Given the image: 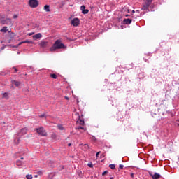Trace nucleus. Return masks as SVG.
<instances>
[{
    "instance_id": "nucleus-1",
    "label": "nucleus",
    "mask_w": 179,
    "mask_h": 179,
    "mask_svg": "<svg viewBox=\"0 0 179 179\" xmlns=\"http://www.w3.org/2000/svg\"><path fill=\"white\" fill-rule=\"evenodd\" d=\"M62 48H65V45L61 43V40H57L53 45L50 48V51H55L56 50H62Z\"/></svg>"
},
{
    "instance_id": "nucleus-2",
    "label": "nucleus",
    "mask_w": 179,
    "mask_h": 179,
    "mask_svg": "<svg viewBox=\"0 0 179 179\" xmlns=\"http://www.w3.org/2000/svg\"><path fill=\"white\" fill-rule=\"evenodd\" d=\"M140 1L143 2L141 10L149 12V6L152 5V2H153V0H140Z\"/></svg>"
},
{
    "instance_id": "nucleus-3",
    "label": "nucleus",
    "mask_w": 179,
    "mask_h": 179,
    "mask_svg": "<svg viewBox=\"0 0 179 179\" xmlns=\"http://www.w3.org/2000/svg\"><path fill=\"white\" fill-rule=\"evenodd\" d=\"M28 5L29 8H36L38 7V0H29Z\"/></svg>"
},
{
    "instance_id": "nucleus-4",
    "label": "nucleus",
    "mask_w": 179,
    "mask_h": 179,
    "mask_svg": "<svg viewBox=\"0 0 179 179\" xmlns=\"http://www.w3.org/2000/svg\"><path fill=\"white\" fill-rule=\"evenodd\" d=\"M37 134H38L39 136H47V132L44 130V127H41L38 129H36Z\"/></svg>"
},
{
    "instance_id": "nucleus-5",
    "label": "nucleus",
    "mask_w": 179,
    "mask_h": 179,
    "mask_svg": "<svg viewBox=\"0 0 179 179\" xmlns=\"http://www.w3.org/2000/svg\"><path fill=\"white\" fill-rule=\"evenodd\" d=\"M75 115L78 117V120L76 121V125H85V120L82 118L83 115H79V113H76Z\"/></svg>"
},
{
    "instance_id": "nucleus-6",
    "label": "nucleus",
    "mask_w": 179,
    "mask_h": 179,
    "mask_svg": "<svg viewBox=\"0 0 179 179\" xmlns=\"http://www.w3.org/2000/svg\"><path fill=\"white\" fill-rule=\"evenodd\" d=\"M0 23L1 24L10 25L12 24V20H10V18H6L4 20L0 19Z\"/></svg>"
},
{
    "instance_id": "nucleus-7",
    "label": "nucleus",
    "mask_w": 179,
    "mask_h": 179,
    "mask_svg": "<svg viewBox=\"0 0 179 179\" xmlns=\"http://www.w3.org/2000/svg\"><path fill=\"white\" fill-rule=\"evenodd\" d=\"M80 24V20L79 18H74L71 20V24L74 27H78V26Z\"/></svg>"
},
{
    "instance_id": "nucleus-8",
    "label": "nucleus",
    "mask_w": 179,
    "mask_h": 179,
    "mask_svg": "<svg viewBox=\"0 0 179 179\" xmlns=\"http://www.w3.org/2000/svg\"><path fill=\"white\" fill-rule=\"evenodd\" d=\"M20 138H22V136H20L19 134H17L15 135V138H14L15 145H19V143H20Z\"/></svg>"
},
{
    "instance_id": "nucleus-9",
    "label": "nucleus",
    "mask_w": 179,
    "mask_h": 179,
    "mask_svg": "<svg viewBox=\"0 0 179 179\" xmlns=\"http://www.w3.org/2000/svg\"><path fill=\"white\" fill-rule=\"evenodd\" d=\"M149 175L152 177V179H159L162 176L157 173H152V172H149Z\"/></svg>"
},
{
    "instance_id": "nucleus-10",
    "label": "nucleus",
    "mask_w": 179,
    "mask_h": 179,
    "mask_svg": "<svg viewBox=\"0 0 179 179\" xmlns=\"http://www.w3.org/2000/svg\"><path fill=\"white\" fill-rule=\"evenodd\" d=\"M27 134V128L24 127L20 129V132L17 133L20 136H23Z\"/></svg>"
},
{
    "instance_id": "nucleus-11",
    "label": "nucleus",
    "mask_w": 179,
    "mask_h": 179,
    "mask_svg": "<svg viewBox=\"0 0 179 179\" xmlns=\"http://www.w3.org/2000/svg\"><path fill=\"white\" fill-rule=\"evenodd\" d=\"M80 10H82V13H83V15H87V13H89V10L86 9L85 5L81 6Z\"/></svg>"
},
{
    "instance_id": "nucleus-12",
    "label": "nucleus",
    "mask_w": 179,
    "mask_h": 179,
    "mask_svg": "<svg viewBox=\"0 0 179 179\" xmlns=\"http://www.w3.org/2000/svg\"><path fill=\"white\" fill-rule=\"evenodd\" d=\"M32 37H33L34 40H38V38H41L43 37V35H41V34L38 33V34L34 35Z\"/></svg>"
},
{
    "instance_id": "nucleus-13",
    "label": "nucleus",
    "mask_w": 179,
    "mask_h": 179,
    "mask_svg": "<svg viewBox=\"0 0 179 179\" xmlns=\"http://www.w3.org/2000/svg\"><path fill=\"white\" fill-rule=\"evenodd\" d=\"M132 23V20L131 19H124L123 20V24H131Z\"/></svg>"
},
{
    "instance_id": "nucleus-14",
    "label": "nucleus",
    "mask_w": 179,
    "mask_h": 179,
    "mask_svg": "<svg viewBox=\"0 0 179 179\" xmlns=\"http://www.w3.org/2000/svg\"><path fill=\"white\" fill-rule=\"evenodd\" d=\"M11 83H13V85H15L17 87H19V86H20V81H16V80H13L11 81Z\"/></svg>"
},
{
    "instance_id": "nucleus-15",
    "label": "nucleus",
    "mask_w": 179,
    "mask_h": 179,
    "mask_svg": "<svg viewBox=\"0 0 179 179\" xmlns=\"http://www.w3.org/2000/svg\"><path fill=\"white\" fill-rule=\"evenodd\" d=\"M26 43H28V44H31V43H33V42L28 41V40L22 41V42L19 43V44L17 45V47H19V45H22V44H26Z\"/></svg>"
},
{
    "instance_id": "nucleus-16",
    "label": "nucleus",
    "mask_w": 179,
    "mask_h": 179,
    "mask_svg": "<svg viewBox=\"0 0 179 179\" xmlns=\"http://www.w3.org/2000/svg\"><path fill=\"white\" fill-rule=\"evenodd\" d=\"M2 98L6 99V100L9 99V95L8 94V92H4L2 94Z\"/></svg>"
},
{
    "instance_id": "nucleus-17",
    "label": "nucleus",
    "mask_w": 179,
    "mask_h": 179,
    "mask_svg": "<svg viewBox=\"0 0 179 179\" xmlns=\"http://www.w3.org/2000/svg\"><path fill=\"white\" fill-rule=\"evenodd\" d=\"M89 149H90L89 145H87V144L83 145V150H84V152H87V150H89Z\"/></svg>"
},
{
    "instance_id": "nucleus-18",
    "label": "nucleus",
    "mask_w": 179,
    "mask_h": 179,
    "mask_svg": "<svg viewBox=\"0 0 179 179\" xmlns=\"http://www.w3.org/2000/svg\"><path fill=\"white\" fill-rule=\"evenodd\" d=\"M76 130H79V129H82L83 130V132H85L86 131V127H83V126H78V127H76Z\"/></svg>"
},
{
    "instance_id": "nucleus-19",
    "label": "nucleus",
    "mask_w": 179,
    "mask_h": 179,
    "mask_svg": "<svg viewBox=\"0 0 179 179\" xmlns=\"http://www.w3.org/2000/svg\"><path fill=\"white\" fill-rule=\"evenodd\" d=\"M47 44H48V42L45 41H43L40 43L41 47H42L43 48H45V47H47Z\"/></svg>"
},
{
    "instance_id": "nucleus-20",
    "label": "nucleus",
    "mask_w": 179,
    "mask_h": 179,
    "mask_svg": "<svg viewBox=\"0 0 179 179\" xmlns=\"http://www.w3.org/2000/svg\"><path fill=\"white\" fill-rule=\"evenodd\" d=\"M0 31L1 33H7L8 31V27H3L1 30Z\"/></svg>"
},
{
    "instance_id": "nucleus-21",
    "label": "nucleus",
    "mask_w": 179,
    "mask_h": 179,
    "mask_svg": "<svg viewBox=\"0 0 179 179\" xmlns=\"http://www.w3.org/2000/svg\"><path fill=\"white\" fill-rule=\"evenodd\" d=\"M44 10H45V12H51V10L50 9V6L48 5L44 6Z\"/></svg>"
},
{
    "instance_id": "nucleus-22",
    "label": "nucleus",
    "mask_w": 179,
    "mask_h": 179,
    "mask_svg": "<svg viewBox=\"0 0 179 179\" xmlns=\"http://www.w3.org/2000/svg\"><path fill=\"white\" fill-rule=\"evenodd\" d=\"M16 164L18 167H20V166L23 165V162L20 161V160H17L16 162Z\"/></svg>"
},
{
    "instance_id": "nucleus-23",
    "label": "nucleus",
    "mask_w": 179,
    "mask_h": 179,
    "mask_svg": "<svg viewBox=\"0 0 179 179\" xmlns=\"http://www.w3.org/2000/svg\"><path fill=\"white\" fill-rule=\"evenodd\" d=\"M57 128L58 129H59V131H64V126L62 124H58Z\"/></svg>"
},
{
    "instance_id": "nucleus-24",
    "label": "nucleus",
    "mask_w": 179,
    "mask_h": 179,
    "mask_svg": "<svg viewBox=\"0 0 179 179\" xmlns=\"http://www.w3.org/2000/svg\"><path fill=\"white\" fill-rule=\"evenodd\" d=\"M50 78H52V79H57V78H58V76H57V74L55 73H52L50 75Z\"/></svg>"
},
{
    "instance_id": "nucleus-25",
    "label": "nucleus",
    "mask_w": 179,
    "mask_h": 179,
    "mask_svg": "<svg viewBox=\"0 0 179 179\" xmlns=\"http://www.w3.org/2000/svg\"><path fill=\"white\" fill-rule=\"evenodd\" d=\"M52 139H57V134L55 133H52L51 134Z\"/></svg>"
},
{
    "instance_id": "nucleus-26",
    "label": "nucleus",
    "mask_w": 179,
    "mask_h": 179,
    "mask_svg": "<svg viewBox=\"0 0 179 179\" xmlns=\"http://www.w3.org/2000/svg\"><path fill=\"white\" fill-rule=\"evenodd\" d=\"M110 169L112 170H115V164H110L109 165Z\"/></svg>"
},
{
    "instance_id": "nucleus-27",
    "label": "nucleus",
    "mask_w": 179,
    "mask_h": 179,
    "mask_svg": "<svg viewBox=\"0 0 179 179\" xmlns=\"http://www.w3.org/2000/svg\"><path fill=\"white\" fill-rule=\"evenodd\" d=\"M12 69H14L13 73H17V72H18V71H19V70L17 69V68H16V67H13Z\"/></svg>"
},
{
    "instance_id": "nucleus-28",
    "label": "nucleus",
    "mask_w": 179,
    "mask_h": 179,
    "mask_svg": "<svg viewBox=\"0 0 179 179\" xmlns=\"http://www.w3.org/2000/svg\"><path fill=\"white\" fill-rule=\"evenodd\" d=\"M27 179H33V176L31 175H27Z\"/></svg>"
},
{
    "instance_id": "nucleus-29",
    "label": "nucleus",
    "mask_w": 179,
    "mask_h": 179,
    "mask_svg": "<svg viewBox=\"0 0 179 179\" xmlns=\"http://www.w3.org/2000/svg\"><path fill=\"white\" fill-rule=\"evenodd\" d=\"M136 13H137V16H141L142 15V13H141V11H139L138 10L136 11Z\"/></svg>"
},
{
    "instance_id": "nucleus-30",
    "label": "nucleus",
    "mask_w": 179,
    "mask_h": 179,
    "mask_svg": "<svg viewBox=\"0 0 179 179\" xmlns=\"http://www.w3.org/2000/svg\"><path fill=\"white\" fill-rule=\"evenodd\" d=\"M13 17V19H17V17H19V15L14 14Z\"/></svg>"
},
{
    "instance_id": "nucleus-31",
    "label": "nucleus",
    "mask_w": 179,
    "mask_h": 179,
    "mask_svg": "<svg viewBox=\"0 0 179 179\" xmlns=\"http://www.w3.org/2000/svg\"><path fill=\"white\" fill-rule=\"evenodd\" d=\"M119 169H120V170L124 169V165L120 164V165H119Z\"/></svg>"
},
{
    "instance_id": "nucleus-32",
    "label": "nucleus",
    "mask_w": 179,
    "mask_h": 179,
    "mask_svg": "<svg viewBox=\"0 0 179 179\" xmlns=\"http://www.w3.org/2000/svg\"><path fill=\"white\" fill-rule=\"evenodd\" d=\"M87 166H88L89 167L93 168V164H92V163H89V164H87Z\"/></svg>"
},
{
    "instance_id": "nucleus-33",
    "label": "nucleus",
    "mask_w": 179,
    "mask_h": 179,
    "mask_svg": "<svg viewBox=\"0 0 179 179\" xmlns=\"http://www.w3.org/2000/svg\"><path fill=\"white\" fill-rule=\"evenodd\" d=\"M108 171H105L103 173L102 176H106V174H108Z\"/></svg>"
},
{
    "instance_id": "nucleus-34",
    "label": "nucleus",
    "mask_w": 179,
    "mask_h": 179,
    "mask_svg": "<svg viewBox=\"0 0 179 179\" xmlns=\"http://www.w3.org/2000/svg\"><path fill=\"white\" fill-rule=\"evenodd\" d=\"M38 174L39 176H42L43 175V171H38Z\"/></svg>"
},
{
    "instance_id": "nucleus-35",
    "label": "nucleus",
    "mask_w": 179,
    "mask_h": 179,
    "mask_svg": "<svg viewBox=\"0 0 179 179\" xmlns=\"http://www.w3.org/2000/svg\"><path fill=\"white\" fill-rule=\"evenodd\" d=\"M40 118H44V117H45V115L43 114L39 115Z\"/></svg>"
},
{
    "instance_id": "nucleus-36",
    "label": "nucleus",
    "mask_w": 179,
    "mask_h": 179,
    "mask_svg": "<svg viewBox=\"0 0 179 179\" xmlns=\"http://www.w3.org/2000/svg\"><path fill=\"white\" fill-rule=\"evenodd\" d=\"M132 16H136V14H135V10H132Z\"/></svg>"
},
{
    "instance_id": "nucleus-37",
    "label": "nucleus",
    "mask_w": 179,
    "mask_h": 179,
    "mask_svg": "<svg viewBox=\"0 0 179 179\" xmlns=\"http://www.w3.org/2000/svg\"><path fill=\"white\" fill-rule=\"evenodd\" d=\"M99 155H100V151H99L96 154V157H99Z\"/></svg>"
},
{
    "instance_id": "nucleus-38",
    "label": "nucleus",
    "mask_w": 179,
    "mask_h": 179,
    "mask_svg": "<svg viewBox=\"0 0 179 179\" xmlns=\"http://www.w3.org/2000/svg\"><path fill=\"white\" fill-rule=\"evenodd\" d=\"M64 99H65L66 100H69V97H68V96H64Z\"/></svg>"
},
{
    "instance_id": "nucleus-39",
    "label": "nucleus",
    "mask_w": 179,
    "mask_h": 179,
    "mask_svg": "<svg viewBox=\"0 0 179 179\" xmlns=\"http://www.w3.org/2000/svg\"><path fill=\"white\" fill-rule=\"evenodd\" d=\"M131 178H134V173H131Z\"/></svg>"
},
{
    "instance_id": "nucleus-40",
    "label": "nucleus",
    "mask_w": 179,
    "mask_h": 179,
    "mask_svg": "<svg viewBox=\"0 0 179 179\" xmlns=\"http://www.w3.org/2000/svg\"><path fill=\"white\" fill-rule=\"evenodd\" d=\"M76 101H77V104H79V99H77Z\"/></svg>"
},
{
    "instance_id": "nucleus-41",
    "label": "nucleus",
    "mask_w": 179,
    "mask_h": 179,
    "mask_svg": "<svg viewBox=\"0 0 179 179\" xmlns=\"http://www.w3.org/2000/svg\"><path fill=\"white\" fill-rule=\"evenodd\" d=\"M68 146H72V143H69Z\"/></svg>"
},
{
    "instance_id": "nucleus-42",
    "label": "nucleus",
    "mask_w": 179,
    "mask_h": 179,
    "mask_svg": "<svg viewBox=\"0 0 179 179\" xmlns=\"http://www.w3.org/2000/svg\"><path fill=\"white\" fill-rule=\"evenodd\" d=\"M34 177H35L36 178H37L38 177V176L35 175Z\"/></svg>"
},
{
    "instance_id": "nucleus-43",
    "label": "nucleus",
    "mask_w": 179,
    "mask_h": 179,
    "mask_svg": "<svg viewBox=\"0 0 179 179\" xmlns=\"http://www.w3.org/2000/svg\"><path fill=\"white\" fill-rule=\"evenodd\" d=\"M24 158H23V157H21V160H23Z\"/></svg>"
},
{
    "instance_id": "nucleus-44",
    "label": "nucleus",
    "mask_w": 179,
    "mask_h": 179,
    "mask_svg": "<svg viewBox=\"0 0 179 179\" xmlns=\"http://www.w3.org/2000/svg\"><path fill=\"white\" fill-rule=\"evenodd\" d=\"M33 34H29V36H31Z\"/></svg>"
},
{
    "instance_id": "nucleus-45",
    "label": "nucleus",
    "mask_w": 179,
    "mask_h": 179,
    "mask_svg": "<svg viewBox=\"0 0 179 179\" xmlns=\"http://www.w3.org/2000/svg\"><path fill=\"white\" fill-rule=\"evenodd\" d=\"M110 179H114V178H113V177H111Z\"/></svg>"
},
{
    "instance_id": "nucleus-46",
    "label": "nucleus",
    "mask_w": 179,
    "mask_h": 179,
    "mask_svg": "<svg viewBox=\"0 0 179 179\" xmlns=\"http://www.w3.org/2000/svg\"><path fill=\"white\" fill-rule=\"evenodd\" d=\"M128 16H129L128 15H126L127 17H128Z\"/></svg>"
},
{
    "instance_id": "nucleus-47",
    "label": "nucleus",
    "mask_w": 179,
    "mask_h": 179,
    "mask_svg": "<svg viewBox=\"0 0 179 179\" xmlns=\"http://www.w3.org/2000/svg\"><path fill=\"white\" fill-rule=\"evenodd\" d=\"M83 144H80V146L82 145Z\"/></svg>"
},
{
    "instance_id": "nucleus-48",
    "label": "nucleus",
    "mask_w": 179,
    "mask_h": 179,
    "mask_svg": "<svg viewBox=\"0 0 179 179\" xmlns=\"http://www.w3.org/2000/svg\"><path fill=\"white\" fill-rule=\"evenodd\" d=\"M72 6V4H71V6Z\"/></svg>"
},
{
    "instance_id": "nucleus-49",
    "label": "nucleus",
    "mask_w": 179,
    "mask_h": 179,
    "mask_svg": "<svg viewBox=\"0 0 179 179\" xmlns=\"http://www.w3.org/2000/svg\"><path fill=\"white\" fill-rule=\"evenodd\" d=\"M178 127H179V123L178 124Z\"/></svg>"
}]
</instances>
